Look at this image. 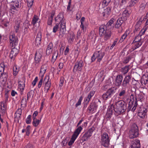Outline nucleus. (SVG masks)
<instances>
[{
	"label": "nucleus",
	"mask_w": 148,
	"mask_h": 148,
	"mask_svg": "<svg viewBox=\"0 0 148 148\" xmlns=\"http://www.w3.org/2000/svg\"><path fill=\"white\" fill-rule=\"evenodd\" d=\"M143 97V96L142 94L140 93L136 97L135 100L134 95L133 94H131L130 96V101L129 102V105L127 110V111L128 112L131 110L132 107L133 105L134 106L131 109V110L132 112H134L138 105L137 101H141Z\"/></svg>",
	"instance_id": "f257e3e1"
},
{
	"label": "nucleus",
	"mask_w": 148,
	"mask_h": 148,
	"mask_svg": "<svg viewBox=\"0 0 148 148\" xmlns=\"http://www.w3.org/2000/svg\"><path fill=\"white\" fill-rule=\"evenodd\" d=\"M127 104L124 101L120 100L115 103V112L117 115L123 114L127 107Z\"/></svg>",
	"instance_id": "f03ea898"
},
{
	"label": "nucleus",
	"mask_w": 148,
	"mask_h": 148,
	"mask_svg": "<svg viewBox=\"0 0 148 148\" xmlns=\"http://www.w3.org/2000/svg\"><path fill=\"white\" fill-rule=\"evenodd\" d=\"M99 34L100 36L104 35L105 40H107L110 38L111 32L110 30L108 29L105 25H103L99 28Z\"/></svg>",
	"instance_id": "7ed1b4c3"
},
{
	"label": "nucleus",
	"mask_w": 148,
	"mask_h": 148,
	"mask_svg": "<svg viewBox=\"0 0 148 148\" xmlns=\"http://www.w3.org/2000/svg\"><path fill=\"white\" fill-rule=\"evenodd\" d=\"M42 50L39 49L35 53L34 58L35 61L33 63V65L35 67L37 68L40 66V62L42 55Z\"/></svg>",
	"instance_id": "20e7f679"
},
{
	"label": "nucleus",
	"mask_w": 148,
	"mask_h": 148,
	"mask_svg": "<svg viewBox=\"0 0 148 148\" xmlns=\"http://www.w3.org/2000/svg\"><path fill=\"white\" fill-rule=\"evenodd\" d=\"M63 14L62 13H60L57 16L56 19V22H60L59 23H61V34H63L65 31V19L63 18Z\"/></svg>",
	"instance_id": "39448f33"
},
{
	"label": "nucleus",
	"mask_w": 148,
	"mask_h": 148,
	"mask_svg": "<svg viewBox=\"0 0 148 148\" xmlns=\"http://www.w3.org/2000/svg\"><path fill=\"white\" fill-rule=\"evenodd\" d=\"M117 88L116 87H112L109 89L106 92L102 95V98L104 100H107L110 98L116 92Z\"/></svg>",
	"instance_id": "423d86ee"
},
{
	"label": "nucleus",
	"mask_w": 148,
	"mask_h": 148,
	"mask_svg": "<svg viewBox=\"0 0 148 148\" xmlns=\"http://www.w3.org/2000/svg\"><path fill=\"white\" fill-rule=\"evenodd\" d=\"M138 135V127L136 125H133L129 132V138L131 139L137 137Z\"/></svg>",
	"instance_id": "0eeeda50"
},
{
	"label": "nucleus",
	"mask_w": 148,
	"mask_h": 148,
	"mask_svg": "<svg viewBox=\"0 0 148 148\" xmlns=\"http://www.w3.org/2000/svg\"><path fill=\"white\" fill-rule=\"evenodd\" d=\"M101 144L104 147H108L110 144L109 137L106 133H103L101 135Z\"/></svg>",
	"instance_id": "6e6552de"
},
{
	"label": "nucleus",
	"mask_w": 148,
	"mask_h": 148,
	"mask_svg": "<svg viewBox=\"0 0 148 148\" xmlns=\"http://www.w3.org/2000/svg\"><path fill=\"white\" fill-rule=\"evenodd\" d=\"M82 129V127L79 126L75 130L72 136L71 139L68 143V145L69 146H71L73 144Z\"/></svg>",
	"instance_id": "1a4fd4ad"
},
{
	"label": "nucleus",
	"mask_w": 148,
	"mask_h": 148,
	"mask_svg": "<svg viewBox=\"0 0 148 148\" xmlns=\"http://www.w3.org/2000/svg\"><path fill=\"white\" fill-rule=\"evenodd\" d=\"M84 64L82 60H80L77 61L75 64L73 69V72L75 73L77 72L79 73L82 71Z\"/></svg>",
	"instance_id": "9d476101"
},
{
	"label": "nucleus",
	"mask_w": 148,
	"mask_h": 148,
	"mask_svg": "<svg viewBox=\"0 0 148 148\" xmlns=\"http://www.w3.org/2000/svg\"><path fill=\"white\" fill-rule=\"evenodd\" d=\"M10 45L12 47H16L18 45V40L17 37L15 36L14 34H12L9 36Z\"/></svg>",
	"instance_id": "9b49d317"
},
{
	"label": "nucleus",
	"mask_w": 148,
	"mask_h": 148,
	"mask_svg": "<svg viewBox=\"0 0 148 148\" xmlns=\"http://www.w3.org/2000/svg\"><path fill=\"white\" fill-rule=\"evenodd\" d=\"M11 10L14 12L18 10L21 6L20 2L17 0L12 1L11 3Z\"/></svg>",
	"instance_id": "f8f14e48"
},
{
	"label": "nucleus",
	"mask_w": 148,
	"mask_h": 148,
	"mask_svg": "<svg viewBox=\"0 0 148 148\" xmlns=\"http://www.w3.org/2000/svg\"><path fill=\"white\" fill-rule=\"evenodd\" d=\"M49 77L48 76H46L44 79V83L45 84L44 91L47 93L51 87V83L49 81Z\"/></svg>",
	"instance_id": "ddd939ff"
},
{
	"label": "nucleus",
	"mask_w": 148,
	"mask_h": 148,
	"mask_svg": "<svg viewBox=\"0 0 148 148\" xmlns=\"http://www.w3.org/2000/svg\"><path fill=\"white\" fill-rule=\"evenodd\" d=\"M10 55V58L11 60H14L17 55L18 54L19 50L16 47H13Z\"/></svg>",
	"instance_id": "4468645a"
},
{
	"label": "nucleus",
	"mask_w": 148,
	"mask_h": 148,
	"mask_svg": "<svg viewBox=\"0 0 148 148\" xmlns=\"http://www.w3.org/2000/svg\"><path fill=\"white\" fill-rule=\"evenodd\" d=\"M147 108L141 106L139 110L138 113V115L141 118H144L147 116Z\"/></svg>",
	"instance_id": "2eb2a0df"
},
{
	"label": "nucleus",
	"mask_w": 148,
	"mask_h": 148,
	"mask_svg": "<svg viewBox=\"0 0 148 148\" xmlns=\"http://www.w3.org/2000/svg\"><path fill=\"white\" fill-rule=\"evenodd\" d=\"M131 80V77L130 75L126 76L124 78L122 84L123 87L122 88H128L130 86V82Z\"/></svg>",
	"instance_id": "dca6fc26"
},
{
	"label": "nucleus",
	"mask_w": 148,
	"mask_h": 148,
	"mask_svg": "<svg viewBox=\"0 0 148 148\" xmlns=\"http://www.w3.org/2000/svg\"><path fill=\"white\" fill-rule=\"evenodd\" d=\"M61 27V23H56V25L53 27V32L54 33H55L58 31V29H59V36L60 37H62L63 36L65 33L66 31V26L65 25V31L64 32L63 34H61L60 33Z\"/></svg>",
	"instance_id": "f3484780"
},
{
	"label": "nucleus",
	"mask_w": 148,
	"mask_h": 148,
	"mask_svg": "<svg viewBox=\"0 0 148 148\" xmlns=\"http://www.w3.org/2000/svg\"><path fill=\"white\" fill-rule=\"evenodd\" d=\"M126 89L125 88H122L119 89L118 92V97L123 99H124L126 97L127 95Z\"/></svg>",
	"instance_id": "a211bd4d"
},
{
	"label": "nucleus",
	"mask_w": 148,
	"mask_h": 148,
	"mask_svg": "<svg viewBox=\"0 0 148 148\" xmlns=\"http://www.w3.org/2000/svg\"><path fill=\"white\" fill-rule=\"evenodd\" d=\"M140 144L139 140L136 139L131 141L130 148H140Z\"/></svg>",
	"instance_id": "6ab92c4d"
},
{
	"label": "nucleus",
	"mask_w": 148,
	"mask_h": 148,
	"mask_svg": "<svg viewBox=\"0 0 148 148\" xmlns=\"http://www.w3.org/2000/svg\"><path fill=\"white\" fill-rule=\"evenodd\" d=\"M95 53L97 58V61L99 62L101 61L105 55L104 52L101 49L100 51H96Z\"/></svg>",
	"instance_id": "aec40b11"
},
{
	"label": "nucleus",
	"mask_w": 148,
	"mask_h": 148,
	"mask_svg": "<svg viewBox=\"0 0 148 148\" xmlns=\"http://www.w3.org/2000/svg\"><path fill=\"white\" fill-rule=\"evenodd\" d=\"M123 79V76L121 75H117L115 79V85L116 86L119 87L121 85Z\"/></svg>",
	"instance_id": "412c9836"
},
{
	"label": "nucleus",
	"mask_w": 148,
	"mask_h": 148,
	"mask_svg": "<svg viewBox=\"0 0 148 148\" xmlns=\"http://www.w3.org/2000/svg\"><path fill=\"white\" fill-rule=\"evenodd\" d=\"M42 33L40 32H38L35 40V44L38 46L42 42Z\"/></svg>",
	"instance_id": "4be33fe9"
},
{
	"label": "nucleus",
	"mask_w": 148,
	"mask_h": 148,
	"mask_svg": "<svg viewBox=\"0 0 148 148\" xmlns=\"http://www.w3.org/2000/svg\"><path fill=\"white\" fill-rule=\"evenodd\" d=\"M40 22V20L38 16L36 15H34L32 18L31 24L34 26H36V25L38 24L39 26Z\"/></svg>",
	"instance_id": "5701e85b"
},
{
	"label": "nucleus",
	"mask_w": 148,
	"mask_h": 148,
	"mask_svg": "<svg viewBox=\"0 0 148 148\" xmlns=\"http://www.w3.org/2000/svg\"><path fill=\"white\" fill-rule=\"evenodd\" d=\"M112 7H108L104 9V12L102 13L103 16L104 17H107L111 12Z\"/></svg>",
	"instance_id": "b1692460"
},
{
	"label": "nucleus",
	"mask_w": 148,
	"mask_h": 148,
	"mask_svg": "<svg viewBox=\"0 0 148 148\" xmlns=\"http://www.w3.org/2000/svg\"><path fill=\"white\" fill-rule=\"evenodd\" d=\"M123 19V18L121 17L117 19L115 25V27L116 28L119 29L121 28V26L124 22Z\"/></svg>",
	"instance_id": "393cba45"
},
{
	"label": "nucleus",
	"mask_w": 148,
	"mask_h": 148,
	"mask_svg": "<svg viewBox=\"0 0 148 148\" xmlns=\"http://www.w3.org/2000/svg\"><path fill=\"white\" fill-rule=\"evenodd\" d=\"M53 50V44L52 42H49L47 47L46 50V54L49 55L52 52Z\"/></svg>",
	"instance_id": "a878e982"
},
{
	"label": "nucleus",
	"mask_w": 148,
	"mask_h": 148,
	"mask_svg": "<svg viewBox=\"0 0 148 148\" xmlns=\"http://www.w3.org/2000/svg\"><path fill=\"white\" fill-rule=\"evenodd\" d=\"M25 81L23 78L22 79L20 80H19L18 86L21 92H22L24 90L25 87Z\"/></svg>",
	"instance_id": "bb28decb"
},
{
	"label": "nucleus",
	"mask_w": 148,
	"mask_h": 148,
	"mask_svg": "<svg viewBox=\"0 0 148 148\" xmlns=\"http://www.w3.org/2000/svg\"><path fill=\"white\" fill-rule=\"evenodd\" d=\"M143 42H135L133 41L132 44H133V46L132 47L133 50H134L140 47L142 44Z\"/></svg>",
	"instance_id": "cd10ccee"
},
{
	"label": "nucleus",
	"mask_w": 148,
	"mask_h": 148,
	"mask_svg": "<svg viewBox=\"0 0 148 148\" xmlns=\"http://www.w3.org/2000/svg\"><path fill=\"white\" fill-rule=\"evenodd\" d=\"M114 21V19L112 18L107 23L105 26L107 27L108 29L110 30V29L113 27V26L112 25Z\"/></svg>",
	"instance_id": "c85d7f7f"
},
{
	"label": "nucleus",
	"mask_w": 148,
	"mask_h": 148,
	"mask_svg": "<svg viewBox=\"0 0 148 148\" xmlns=\"http://www.w3.org/2000/svg\"><path fill=\"white\" fill-rule=\"evenodd\" d=\"M47 69V65L44 64L41 66L40 70V75L42 77L43 76L44 74L45 73Z\"/></svg>",
	"instance_id": "c756f323"
},
{
	"label": "nucleus",
	"mask_w": 148,
	"mask_h": 148,
	"mask_svg": "<svg viewBox=\"0 0 148 148\" xmlns=\"http://www.w3.org/2000/svg\"><path fill=\"white\" fill-rule=\"evenodd\" d=\"M85 19V17H82L80 20L81 25L80 27L82 29V30H83V32H84L85 31L86 28V25L84 24Z\"/></svg>",
	"instance_id": "7c9ffc66"
},
{
	"label": "nucleus",
	"mask_w": 148,
	"mask_h": 148,
	"mask_svg": "<svg viewBox=\"0 0 148 148\" xmlns=\"http://www.w3.org/2000/svg\"><path fill=\"white\" fill-rule=\"evenodd\" d=\"M92 135L88 132L87 131L85 132L82 136V140L83 141H86L88 139L91 137Z\"/></svg>",
	"instance_id": "2f4dec72"
},
{
	"label": "nucleus",
	"mask_w": 148,
	"mask_h": 148,
	"mask_svg": "<svg viewBox=\"0 0 148 148\" xmlns=\"http://www.w3.org/2000/svg\"><path fill=\"white\" fill-rule=\"evenodd\" d=\"M6 103L5 101H3L0 102L1 109L3 113H5V111L7 109Z\"/></svg>",
	"instance_id": "473e14b6"
},
{
	"label": "nucleus",
	"mask_w": 148,
	"mask_h": 148,
	"mask_svg": "<svg viewBox=\"0 0 148 148\" xmlns=\"http://www.w3.org/2000/svg\"><path fill=\"white\" fill-rule=\"evenodd\" d=\"M75 37V35L73 32L70 33L68 36L69 42L70 43H72Z\"/></svg>",
	"instance_id": "72a5a7b5"
},
{
	"label": "nucleus",
	"mask_w": 148,
	"mask_h": 148,
	"mask_svg": "<svg viewBox=\"0 0 148 148\" xmlns=\"http://www.w3.org/2000/svg\"><path fill=\"white\" fill-rule=\"evenodd\" d=\"M130 65H127L122 68L121 69V71L123 74H125L129 71L130 69Z\"/></svg>",
	"instance_id": "f704fd0d"
},
{
	"label": "nucleus",
	"mask_w": 148,
	"mask_h": 148,
	"mask_svg": "<svg viewBox=\"0 0 148 148\" xmlns=\"http://www.w3.org/2000/svg\"><path fill=\"white\" fill-rule=\"evenodd\" d=\"M97 108L96 107L94 104H91L88 108L89 111V112L93 113L95 112Z\"/></svg>",
	"instance_id": "c9c22d12"
},
{
	"label": "nucleus",
	"mask_w": 148,
	"mask_h": 148,
	"mask_svg": "<svg viewBox=\"0 0 148 148\" xmlns=\"http://www.w3.org/2000/svg\"><path fill=\"white\" fill-rule=\"evenodd\" d=\"M141 23V22L140 21H138L136 23L135 26V29L134 30V33H135L136 32L140 30Z\"/></svg>",
	"instance_id": "e433bc0d"
},
{
	"label": "nucleus",
	"mask_w": 148,
	"mask_h": 148,
	"mask_svg": "<svg viewBox=\"0 0 148 148\" xmlns=\"http://www.w3.org/2000/svg\"><path fill=\"white\" fill-rule=\"evenodd\" d=\"M58 55V51H56L54 53L52 58L51 62L53 63L56 60Z\"/></svg>",
	"instance_id": "4c0bfd02"
},
{
	"label": "nucleus",
	"mask_w": 148,
	"mask_h": 148,
	"mask_svg": "<svg viewBox=\"0 0 148 148\" xmlns=\"http://www.w3.org/2000/svg\"><path fill=\"white\" fill-rule=\"evenodd\" d=\"M41 118V117L40 120L37 119H33L32 122V124L33 126L35 127L37 126L40 122Z\"/></svg>",
	"instance_id": "58836bf2"
},
{
	"label": "nucleus",
	"mask_w": 148,
	"mask_h": 148,
	"mask_svg": "<svg viewBox=\"0 0 148 148\" xmlns=\"http://www.w3.org/2000/svg\"><path fill=\"white\" fill-rule=\"evenodd\" d=\"M0 75H1L0 78L1 79H3V81H6L7 79L8 75L6 73H2V74H0Z\"/></svg>",
	"instance_id": "ea45409f"
},
{
	"label": "nucleus",
	"mask_w": 148,
	"mask_h": 148,
	"mask_svg": "<svg viewBox=\"0 0 148 148\" xmlns=\"http://www.w3.org/2000/svg\"><path fill=\"white\" fill-rule=\"evenodd\" d=\"M131 59V58L130 56H128L126 58H125L123 60V62L124 64H127Z\"/></svg>",
	"instance_id": "a19ab883"
},
{
	"label": "nucleus",
	"mask_w": 148,
	"mask_h": 148,
	"mask_svg": "<svg viewBox=\"0 0 148 148\" xmlns=\"http://www.w3.org/2000/svg\"><path fill=\"white\" fill-rule=\"evenodd\" d=\"M13 74L14 75L16 76L19 71V69L16 66H14L13 67Z\"/></svg>",
	"instance_id": "79ce46f5"
},
{
	"label": "nucleus",
	"mask_w": 148,
	"mask_h": 148,
	"mask_svg": "<svg viewBox=\"0 0 148 148\" xmlns=\"http://www.w3.org/2000/svg\"><path fill=\"white\" fill-rule=\"evenodd\" d=\"M5 65L3 63H1L0 64V74H2L4 71Z\"/></svg>",
	"instance_id": "37998d69"
},
{
	"label": "nucleus",
	"mask_w": 148,
	"mask_h": 148,
	"mask_svg": "<svg viewBox=\"0 0 148 148\" xmlns=\"http://www.w3.org/2000/svg\"><path fill=\"white\" fill-rule=\"evenodd\" d=\"M130 13H129L127 10H125L122 13V15L124 17H128L130 15Z\"/></svg>",
	"instance_id": "c03bdc74"
},
{
	"label": "nucleus",
	"mask_w": 148,
	"mask_h": 148,
	"mask_svg": "<svg viewBox=\"0 0 148 148\" xmlns=\"http://www.w3.org/2000/svg\"><path fill=\"white\" fill-rule=\"evenodd\" d=\"M141 36L139 34L136 36L133 41L135 42H140L142 41L141 40Z\"/></svg>",
	"instance_id": "a18cd8bd"
},
{
	"label": "nucleus",
	"mask_w": 148,
	"mask_h": 148,
	"mask_svg": "<svg viewBox=\"0 0 148 148\" xmlns=\"http://www.w3.org/2000/svg\"><path fill=\"white\" fill-rule=\"evenodd\" d=\"M31 127L30 125H28L25 129V132L26 133V135L29 136L30 132Z\"/></svg>",
	"instance_id": "49530a36"
},
{
	"label": "nucleus",
	"mask_w": 148,
	"mask_h": 148,
	"mask_svg": "<svg viewBox=\"0 0 148 148\" xmlns=\"http://www.w3.org/2000/svg\"><path fill=\"white\" fill-rule=\"evenodd\" d=\"M34 0H27L28 7L30 8L32 5Z\"/></svg>",
	"instance_id": "de8ad7c7"
},
{
	"label": "nucleus",
	"mask_w": 148,
	"mask_h": 148,
	"mask_svg": "<svg viewBox=\"0 0 148 148\" xmlns=\"http://www.w3.org/2000/svg\"><path fill=\"white\" fill-rule=\"evenodd\" d=\"M113 113L114 112H111L110 111H107V112L106 115V117L108 119L110 118Z\"/></svg>",
	"instance_id": "09e8293b"
},
{
	"label": "nucleus",
	"mask_w": 148,
	"mask_h": 148,
	"mask_svg": "<svg viewBox=\"0 0 148 148\" xmlns=\"http://www.w3.org/2000/svg\"><path fill=\"white\" fill-rule=\"evenodd\" d=\"M115 106H114V105H112L111 106H109L108 107L107 111H109L111 112H114V111H115Z\"/></svg>",
	"instance_id": "8fccbe9b"
},
{
	"label": "nucleus",
	"mask_w": 148,
	"mask_h": 148,
	"mask_svg": "<svg viewBox=\"0 0 148 148\" xmlns=\"http://www.w3.org/2000/svg\"><path fill=\"white\" fill-rule=\"evenodd\" d=\"M27 100L26 98H23L21 102V105L23 107H25L27 105Z\"/></svg>",
	"instance_id": "3c124183"
},
{
	"label": "nucleus",
	"mask_w": 148,
	"mask_h": 148,
	"mask_svg": "<svg viewBox=\"0 0 148 148\" xmlns=\"http://www.w3.org/2000/svg\"><path fill=\"white\" fill-rule=\"evenodd\" d=\"M31 117V115H29L26 118V122L27 124H29L31 123L32 120Z\"/></svg>",
	"instance_id": "603ef678"
},
{
	"label": "nucleus",
	"mask_w": 148,
	"mask_h": 148,
	"mask_svg": "<svg viewBox=\"0 0 148 148\" xmlns=\"http://www.w3.org/2000/svg\"><path fill=\"white\" fill-rule=\"evenodd\" d=\"M127 32H125V33L122 36L120 40V42H123L125 39L126 37L127 36Z\"/></svg>",
	"instance_id": "864d4df0"
},
{
	"label": "nucleus",
	"mask_w": 148,
	"mask_h": 148,
	"mask_svg": "<svg viewBox=\"0 0 148 148\" xmlns=\"http://www.w3.org/2000/svg\"><path fill=\"white\" fill-rule=\"evenodd\" d=\"M111 0H103L102 2V4L104 6H107L111 2Z\"/></svg>",
	"instance_id": "5fc2aeb1"
},
{
	"label": "nucleus",
	"mask_w": 148,
	"mask_h": 148,
	"mask_svg": "<svg viewBox=\"0 0 148 148\" xmlns=\"http://www.w3.org/2000/svg\"><path fill=\"white\" fill-rule=\"evenodd\" d=\"M83 97L82 96H81L80 97L78 102H77V103H76V104L75 105V106L76 107H77L78 106H79L81 105V102L83 99Z\"/></svg>",
	"instance_id": "6e6d98bb"
},
{
	"label": "nucleus",
	"mask_w": 148,
	"mask_h": 148,
	"mask_svg": "<svg viewBox=\"0 0 148 148\" xmlns=\"http://www.w3.org/2000/svg\"><path fill=\"white\" fill-rule=\"evenodd\" d=\"M22 113V109L18 108L16 113V114L19 117H20Z\"/></svg>",
	"instance_id": "4d7b16f0"
},
{
	"label": "nucleus",
	"mask_w": 148,
	"mask_h": 148,
	"mask_svg": "<svg viewBox=\"0 0 148 148\" xmlns=\"http://www.w3.org/2000/svg\"><path fill=\"white\" fill-rule=\"evenodd\" d=\"M95 92V91L94 90L91 91L90 92L88 96V98L90 99L91 97L94 95Z\"/></svg>",
	"instance_id": "13d9d810"
},
{
	"label": "nucleus",
	"mask_w": 148,
	"mask_h": 148,
	"mask_svg": "<svg viewBox=\"0 0 148 148\" xmlns=\"http://www.w3.org/2000/svg\"><path fill=\"white\" fill-rule=\"evenodd\" d=\"M19 26L20 25L19 23L16 24L14 28L16 33H18V32Z\"/></svg>",
	"instance_id": "bf43d9fd"
},
{
	"label": "nucleus",
	"mask_w": 148,
	"mask_h": 148,
	"mask_svg": "<svg viewBox=\"0 0 148 148\" xmlns=\"http://www.w3.org/2000/svg\"><path fill=\"white\" fill-rule=\"evenodd\" d=\"M146 4L144 2L142 3L140 5V10H143L145 8Z\"/></svg>",
	"instance_id": "052dcab7"
},
{
	"label": "nucleus",
	"mask_w": 148,
	"mask_h": 148,
	"mask_svg": "<svg viewBox=\"0 0 148 148\" xmlns=\"http://www.w3.org/2000/svg\"><path fill=\"white\" fill-rule=\"evenodd\" d=\"M64 66V64L63 63L60 62L59 63L58 66V71H60L61 69H62Z\"/></svg>",
	"instance_id": "680f3d73"
},
{
	"label": "nucleus",
	"mask_w": 148,
	"mask_h": 148,
	"mask_svg": "<svg viewBox=\"0 0 148 148\" xmlns=\"http://www.w3.org/2000/svg\"><path fill=\"white\" fill-rule=\"evenodd\" d=\"M95 130V128L93 126L90 128L87 131L92 135L93 132Z\"/></svg>",
	"instance_id": "e2e57ef3"
},
{
	"label": "nucleus",
	"mask_w": 148,
	"mask_h": 148,
	"mask_svg": "<svg viewBox=\"0 0 148 148\" xmlns=\"http://www.w3.org/2000/svg\"><path fill=\"white\" fill-rule=\"evenodd\" d=\"M129 6L131 7L134 6L136 3L133 0H131L128 3Z\"/></svg>",
	"instance_id": "0e129e2a"
},
{
	"label": "nucleus",
	"mask_w": 148,
	"mask_h": 148,
	"mask_svg": "<svg viewBox=\"0 0 148 148\" xmlns=\"http://www.w3.org/2000/svg\"><path fill=\"white\" fill-rule=\"evenodd\" d=\"M43 79L42 77L40 80V81L38 84V88H40L43 82Z\"/></svg>",
	"instance_id": "69168bd1"
},
{
	"label": "nucleus",
	"mask_w": 148,
	"mask_h": 148,
	"mask_svg": "<svg viewBox=\"0 0 148 148\" xmlns=\"http://www.w3.org/2000/svg\"><path fill=\"white\" fill-rule=\"evenodd\" d=\"M146 30V28L143 29L139 32V34L141 36L143 35L144 34Z\"/></svg>",
	"instance_id": "338daca9"
},
{
	"label": "nucleus",
	"mask_w": 148,
	"mask_h": 148,
	"mask_svg": "<svg viewBox=\"0 0 148 148\" xmlns=\"http://www.w3.org/2000/svg\"><path fill=\"white\" fill-rule=\"evenodd\" d=\"M64 78L63 77H61L60 81L59 86H62L64 82Z\"/></svg>",
	"instance_id": "774afa93"
}]
</instances>
